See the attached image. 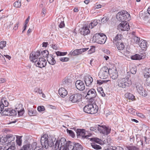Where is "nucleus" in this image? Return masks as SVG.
<instances>
[{
	"label": "nucleus",
	"instance_id": "obj_1",
	"mask_svg": "<svg viewBox=\"0 0 150 150\" xmlns=\"http://www.w3.org/2000/svg\"><path fill=\"white\" fill-rule=\"evenodd\" d=\"M56 139V138L54 136L45 134L41 138V144L42 147L46 149H47L49 146L53 148L54 142L55 141Z\"/></svg>",
	"mask_w": 150,
	"mask_h": 150
},
{
	"label": "nucleus",
	"instance_id": "obj_2",
	"mask_svg": "<svg viewBox=\"0 0 150 150\" xmlns=\"http://www.w3.org/2000/svg\"><path fill=\"white\" fill-rule=\"evenodd\" d=\"M98 107L95 104H89L86 105L83 108V111L88 114H93L97 112Z\"/></svg>",
	"mask_w": 150,
	"mask_h": 150
},
{
	"label": "nucleus",
	"instance_id": "obj_3",
	"mask_svg": "<svg viewBox=\"0 0 150 150\" xmlns=\"http://www.w3.org/2000/svg\"><path fill=\"white\" fill-rule=\"evenodd\" d=\"M116 18L122 23L128 21L130 19V14L125 11L119 12L116 15Z\"/></svg>",
	"mask_w": 150,
	"mask_h": 150
},
{
	"label": "nucleus",
	"instance_id": "obj_4",
	"mask_svg": "<svg viewBox=\"0 0 150 150\" xmlns=\"http://www.w3.org/2000/svg\"><path fill=\"white\" fill-rule=\"evenodd\" d=\"M90 130L94 131L97 129L100 133L105 135H108L110 132L111 128L109 127H107L105 125H97L96 127H92L90 128Z\"/></svg>",
	"mask_w": 150,
	"mask_h": 150
},
{
	"label": "nucleus",
	"instance_id": "obj_5",
	"mask_svg": "<svg viewBox=\"0 0 150 150\" xmlns=\"http://www.w3.org/2000/svg\"><path fill=\"white\" fill-rule=\"evenodd\" d=\"M68 142L66 141L64 138H62L60 140H57L54 144L53 149L54 150H56L59 148V150H63L68 144Z\"/></svg>",
	"mask_w": 150,
	"mask_h": 150
},
{
	"label": "nucleus",
	"instance_id": "obj_6",
	"mask_svg": "<svg viewBox=\"0 0 150 150\" xmlns=\"http://www.w3.org/2000/svg\"><path fill=\"white\" fill-rule=\"evenodd\" d=\"M106 39V36L102 33H96L93 37V42L100 44H104Z\"/></svg>",
	"mask_w": 150,
	"mask_h": 150
},
{
	"label": "nucleus",
	"instance_id": "obj_7",
	"mask_svg": "<svg viewBox=\"0 0 150 150\" xmlns=\"http://www.w3.org/2000/svg\"><path fill=\"white\" fill-rule=\"evenodd\" d=\"M130 79L128 78H122L118 82V86L120 87L125 88L126 86H129L132 84Z\"/></svg>",
	"mask_w": 150,
	"mask_h": 150
},
{
	"label": "nucleus",
	"instance_id": "obj_8",
	"mask_svg": "<svg viewBox=\"0 0 150 150\" xmlns=\"http://www.w3.org/2000/svg\"><path fill=\"white\" fill-rule=\"evenodd\" d=\"M82 95L79 93H77L71 96L69 98V100L73 103H78L81 100Z\"/></svg>",
	"mask_w": 150,
	"mask_h": 150
},
{
	"label": "nucleus",
	"instance_id": "obj_9",
	"mask_svg": "<svg viewBox=\"0 0 150 150\" xmlns=\"http://www.w3.org/2000/svg\"><path fill=\"white\" fill-rule=\"evenodd\" d=\"M135 85L137 90L140 95L144 97L147 96V92L141 84L137 83H136Z\"/></svg>",
	"mask_w": 150,
	"mask_h": 150
},
{
	"label": "nucleus",
	"instance_id": "obj_10",
	"mask_svg": "<svg viewBox=\"0 0 150 150\" xmlns=\"http://www.w3.org/2000/svg\"><path fill=\"white\" fill-rule=\"evenodd\" d=\"M109 70L106 67H103L100 70L98 75L101 79H105L108 76Z\"/></svg>",
	"mask_w": 150,
	"mask_h": 150
},
{
	"label": "nucleus",
	"instance_id": "obj_11",
	"mask_svg": "<svg viewBox=\"0 0 150 150\" xmlns=\"http://www.w3.org/2000/svg\"><path fill=\"white\" fill-rule=\"evenodd\" d=\"M35 64L37 67L42 68L45 67L46 65L47 62L45 59L42 58H40L35 61Z\"/></svg>",
	"mask_w": 150,
	"mask_h": 150
},
{
	"label": "nucleus",
	"instance_id": "obj_12",
	"mask_svg": "<svg viewBox=\"0 0 150 150\" xmlns=\"http://www.w3.org/2000/svg\"><path fill=\"white\" fill-rule=\"evenodd\" d=\"M87 95L86 96V98L92 100L93 98L96 97L97 94L96 91L94 88L89 90L86 89Z\"/></svg>",
	"mask_w": 150,
	"mask_h": 150
},
{
	"label": "nucleus",
	"instance_id": "obj_13",
	"mask_svg": "<svg viewBox=\"0 0 150 150\" xmlns=\"http://www.w3.org/2000/svg\"><path fill=\"white\" fill-rule=\"evenodd\" d=\"M9 103L5 97L2 98L0 101V114L4 111V109L8 107Z\"/></svg>",
	"mask_w": 150,
	"mask_h": 150
},
{
	"label": "nucleus",
	"instance_id": "obj_14",
	"mask_svg": "<svg viewBox=\"0 0 150 150\" xmlns=\"http://www.w3.org/2000/svg\"><path fill=\"white\" fill-rule=\"evenodd\" d=\"M2 113L6 115L14 116L17 115L16 111L11 108L6 109V108L2 112Z\"/></svg>",
	"mask_w": 150,
	"mask_h": 150
},
{
	"label": "nucleus",
	"instance_id": "obj_15",
	"mask_svg": "<svg viewBox=\"0 0 150 150\" xmlns=\"http://www.w3.org/2000/svg\"><path fill=\"white\" fill-rule=\"evenodd\" d=\"M86 131L84 129H77L76 131V135L78 138H87L88 136L85 135Z\"/></svg>",
	"mask_w": 150,
	"mask_h": 150
},
{
	"label": "nucleus",
	"instance_id": "obj_16",
	"mask_svg": "<svg viewBox=\"0 0 150 150\" xmlns=\"http://www.w3.org/2000/svg\"><path fill=\"white\" fill-rule=\"evenodd\" d=\"M40 55V53L39 51H37L36 52H32L30 54V60L34 62L36 59H39L38 58Z\"/></svg>",
	"mask_w": 150,
	"mask_h": 150
},
{
	"label": "nucleus",
	"instance_id": "obj_17",
	"mask_svg": "<svg viewBox=\"0 0 150 150\" xmlns=\"http://www.w3.org/2000/svg\"><path fill=\"white\" fill-rule=\"evenodd\" d=\"M122 23L118 25V28L123 31H128L129 29V23L127 21H125Z\"/></svg>",
	"mask_w": 150,
	"mask_h": 150
},
{
	"label": "nucleus",
	"instance_id": "obj_18",
	"mask_svg": "<svg viewBox=\"0 0 150 150\" xmlns=\"http://www.w3.org/2000/svg\"><path fill=\"white\" fill-rule=\"evenodd\" d=\"M80 33L82 35H83V36H85L90 34V31L89 30L88 26L85 25L83 26V28L81 29L80 31Z\"/></svg>",
	"mask_w": 150,
	"mask_h": 150
},
{
	"label": "nucleus",
	"instance_id": "obj_19",
	"mask_svg": "<svg viewBox=\"0 0 150 150\" xmlns=\"http://www.w3.org/2000/svg\"><path fill=\"white\" fill-rule=\"evenodd\" d=\"M77 88L80 91H83L85 88L83 82L80 80H77L75 84Z\"/></svg>",
	"mask_w": 150,
	"mask_h": 150
},
{
	"label": "nucleus",
	"instance_id": "obj_20",
	"mask_svg": "<svg viewBox=\"0 0 150 150\" xmlns=\"http://www.w3.org/2000/svg\"><path fill=\"white\" fill-rule=\"evenodd\" d=\"M84 81L86 86H89L92 84L93 80L92 78L88 75L84 77Z\"/></svg>",
	"mask_w": 150,
	"mask_h": 150
},
{
	"label": "nucleus",
	"instance_id": "obj_21",
	"mask_svg": "<svg viewBox=\"0 0 150 150\" xmlns=\"http://www.w3.org/2000/svg\"><path fill=\"white\" fill-rule=\"evenodd\" d=\"M109 74L110 77L113 79H117L118 76L117 71L116 69H111L109 70Z\"/></svg>",
	"mask_w": 150,
	"mask_h": 150
},
{
	"label": "nucleus",
	"instance_id": "obj_22",
	"mask_svg": "<svg viewBox=\"0 0 150 150\" xmlns=\"http://www.w3.org/2000/svg\"><path fill=\"white\" fill-rule=\"evenodd\" d=\"M145 57V55L142 54H141L140 55L136 54L132 56L131 57V59L134 60H140L142 59H144Z\"/></svg>",
	"mask_w": 150,
	"mask_h": 150
},
{
	"label": "nucleus",
	"instance_id": "obj_23",
	"mask_svg": "<svg viewBox=\"0 0 150 150\" xmlns=\"http://www.w3.org/2000/svg\"><path fill=\"white\" fill-rule=\"evenodd\" d=\"M6 139L7 140H8V143H12V144H15L13 142V141L14 139H15V137L14 135H13L12 134H7L6 135Z\"/></svg>",
	"mask_w": 150,
	"mask_h": 150
},
{
	"label": "nucleus",
	"instance_id": "obj_24",
	"mask_svg": "<svg viewBox=\"0 0 150 150\" xmlns=\"http://www.w3.org/2000/svg\"><path fill=\"white\" fill-rule=\"evenodd\" d=\"M58 92L59 94L62 98L64 97L67 94V91L65 88H60Z\"/></svg>",
	"mask_w": 150,
	"mask_h": 150
},
{
	"label": "nucleus",
	"instance_id": "obj_25",
	"mask_svg": "<svg viewBox=\"0 0 150 150\" xmlns=\"http://www.w3.org/2000/svg\"><path fill=\"white\" fill-rule=\"evenodd\" d=\"M74 143L69 141H68V144L64 147L63 150H73Z\"/></svg>",
	"mask_w": 150,
	"mask_h": 150
},
{
	"label": "nucleus",
	"instance_id": "obj_26",
	"mask_svg": "<svg viewBox=\"0 0 150 150\" xmlns=\"http://www.w3.org/2000/svg\"><path fill=\"white\" fill-rule=\"evenodd\" d=\"M116 45L117 48L119 50H123L125 48V45L122 41L116 42Z\"/></svg>",
	"mask_w": 150,
	"mask_h": 150
},
{
	"label": "nucleus",
	"instance_id": "obj_27",
	"mask_svg": "<svg viewBox=\"0 0 150 150\" xmlns=\"http://www.w3.org/2000/svg\"><path fill=\"white\" fill-rule=\"evenodd\" d=\"M140 42H141L139 45L140 47L143 50H146L147 46V44L146 41L143 40H141Z\"/></svg>",
	"mask_w": 150,
	"mask_h": 150
},
{
	"label": "nucleus",
	"instance_id": "obj_28",
	"mask_svg": "<svg viewBox=\"0 0 150 150\" xmlns=\"http://www.w3.org/2000/svg\"><path fill=\"white\" fill-rule=\"evenodd\" d=\"M140 41V38L137 36H132L131 39V41L132 43H133V44H138L139 42Z\"/></svg>",
	"mask_w": 150,
	"mask_h": 150
},
{
	"label": "nucleus",
	"instance_id": "obj_29",
	"mask_svg": "<svg viewBox=\"0 0 150 150\" xmlns=\"http://www.w3.org/2000/svg\"><path fill=\"white\" fill-rule=\"evenodd\" d=\"M144 76L146 78V81L147 85L148 86H150V73L149 72H146L145 73Z\"/></svg>",
	"mask_w": 150,
	"mask_h": 150
},
{
	"label": "nucleus",
	"instance_id": "obj_30",
	"mask_svg": "<svg viewBox=\"0 0 150 150\" xmlns=\"http://www.w3.org/2000/svg\"><path fill=\"white\" fill-rule=\"evenodd\" d=\"M57 20H58L57 22L59 27L60 28H63L64 26V24L63 18H56V21Z\"/></svg>",
	"mask_w": 150,
	"mask_h": 150
},
{
	"label": "nucleus",
	"instance_id": "obj_31",
	"mask_svg": "<svg viewBox=\"0 0 150 150\" xmlns=\"http://www.w3.org/2000/svg\"><path fill=\"white\" fill-rule=\"evenodd\" d=\"M122 35L120 34H117L113 39V42H116L122 41L121 39L122 38Z\"/></svg>",
	"mask_w": 150,
	"mask_h": 150
},
{
	"label": "nucleus",
	"instance_id": "obj_32",
	"mask_svg": "<svg viewBox=\"0 0 150 150\" xmlns=\"http://www.w3.org/2000/svg\"><path fill=\"white\" fill-rule=\"evenodd\" d=\"M107 83L110 85L111 84V81L108 80H99L97 81V83L99 85H101L103 83Z\"/></svg>",
	"mask_w": 150,
	"mask_h": 150
},
{
	"label": "nucleus",
	"instance_id": "obj_33",
	"mask_svg": "<svg viewBox=\"0 0 150 150\" xmlns=\"http://www.w3.org/2000/svg\"><path fill=\"white\" fill-rule=\"evenodd\" d=\"M33 147L30 144H27L24 145L21 149V150H33Z\"/></svg>",
	"mask_w": 150,
	"mask_h": 150
},
{
	"label": "nucleus",
	"instance_id": "obj_34",
	"mask_svg": "<svg viewBox=\"0 0 150 150\" xmlns=\"http://www.w3.org/2000/svg\"><path fill=\"white\" fill-rule=\"evenodd\" d=\"M74 149L73 150H82L83 147L80 144L76 143L75 144L74 143Z\"/></svg>",
	"mask_w": 150,
	"mask_h": 150
},
{
	"label": "nucleus",
	"instance_id": "obj_35",
	"mask_svg": "<svg viewBox=\"0 0 150 150\" xmlns=\"http://www.w3.org/2000/svg\"><path fill=\"white\" fill-rule=\"evenodd\" d=\"M98 23L97 22V20L95 19L91 21V23L89 25V27L91 28H93L94 26L96 25Z\"/></svg>",
	"mask_w": 150,
	"mask_h": 150
},
{
	"label": "nucleus",
	"instance_id": "obj_36",
	"mask_svg": "<svg viewBox=\"0 0 150 150\" xmlns=\"http://www.w3.org/2000/svg\"><path fill=\"white\" fill-rule=\"evenodd\" d=\"M80 50L79 49L74 50V51H71L69 53L70 55L75 56L81 54Z\"/></svg>",
	"mask_w": 150,
	"mask_h": 150
},
{
	"label": "nucleus",
	"instance_id": "obj_37",
	"mask_svg": "<svg viewBox=\"0 0 150 150\" xmlns=\"http://www.w3.org/2000/svg\"><path fill=\"white\" fill-rule=\"evenodd\" d=\"M125 97L129 99H130L132 100H133L135 99V96L132 93H127L125 94Z\"/></svg>",
	"mask_w": 150,
	"mask_h": 150
},
{
	"label": "nucleus",
	"instance_id": "obj_38",
	"mask_svg": "<svg viewBox=\"0 0 150 150\" xmlns=\"http://www.w3.org/2000/svg\"><path fill=\"white\" fill-rule=\"evenodd\" d=\"M47 60L49 63L52 65L56 63V61L54 58L52 57L51 56L50 57H48Z\"/></svg>",
	"mask_w": 150,
	"mask_h": 150
},
{
	"label": "nucleus",
	"instance_id": "obj_39",
	"mask_svg": "<svg viewBox=\"0 0 150 150\" xmlns=\"http://www.w3.org/2000/svg\"><path fill=\"white\" fill-rule=\"evenodd\" d=\"M126 150H139V148L135 146L129 145L126 147Z\"/></svg>",
	"mask_w": 150,
	"mask_h": 150
},
{
	"label": "nucleus",
	"instance_id": "obj_40",
	"mask_svg": "<svg viewBox=\"0 0 150 150\" xmlns=\"http://www.w3.org/2000/svg\"><path fill=\"white\" fill-rule=\"evenodd\" d=\"M91 140L97 144L100 145L103 144V141L98 138H93L91 139Z\"/></svg>",
	"mask_w": 150,
	"mask_h": 150
},
{
	"label": "nucleus",
	"instance_id": "obj_41",
	"mask_svg": "<svg viewBox=\"0 0 150 150\" xmlns=\"http://www.w3.org/2000/svg\"><path fill=\"white\" fill-rule=\"evenodd\" d=\"M37 112L36 110L33 109H29L28 110V115L30 116L35 115Z\"/></svg>",
	"mask_w": 150,
	"mask_h": 150
},
{
	"label": "nucleus",
	"instance_id": "obj_42",
	"mask_svg": "<svg viewBox=\"0 0 150 150\" xmlns=\"http://www.w3.org/2000/svg\"><path fill=\"white\" fill-rule=\"evenodd\" d=\"M23 109V108L22 105L21 104H19L16 105L15 109L14 110L16 111V113H17V112L20 111Z\"/></svg>",
	"mask_w": 150,
	"mask_h": 150
},
{
	"label": "nucleus",
	"instance_id": "obj_43",
	"mask_svg": "<svg viewBox=\"0 0 150 150\" xmlns=\"http://www.w3.org/2000/svg\"><path fill=\"white\" fill-rule=\"evenodd\" d=\"M91 146L93 148L96 150L101 149V147L100 145L97 144L95 143H91Z\"/></svg>",
	"mask_w": 150,
	"mask_h": 150
},
{
	"label": "nucleus",
	"instance_id": "obj_44",
	"mask_svg": "<svg viewBox=\"0 0 150 150\" xmlns=\"http://www.w3.org/2000/svg\"><path fill=\"white\" fill-rule=\"evenodd\" d=\"M105 150H124L121 147L118 146L115 148H109L107 149H105Z\"/></svg>",
	"mask_w": 150,
	"mask_h": 150
},
{
	"label": "nucleus",
	"instance_id": "obj_45",
	"mask_svg": "<svg viewBox=\"0 0 150 150\" xmlns=\"http://www.w3.org/2000/svg\"><path fill=\"white\" fill-rule=\"evenodd\" d=\"M49 52L46 50H45L41 52V55L42 57H48L49 54Z\"/></svg>",
	"mask_w": 150,
	"mask_h": 150
},
{
	"label": "nucleus",
	"instance_id": "obj_46",
	"mask_svg": "<svg viewBox=\"0 0 150 150\" xmlns=\"http://www.w3.org/2000/svg\"><path fill=\"white\" fill-rule=\"evenodd\" d=\"M14 6L16 8H20L21 6V1H18L15 2L13 4Z\"/></svg>",
	"mask_w": 150,
	"mask_h": 150
},
{
	"label": "nucleus",
	"instance_id": "obj_47",
	"mask_svg": "<svg viewBox=\"0 0 150 150\" xmlns=\"http://www.w3.org/2000/svg\"><path fill=\"white\" fill-rule=\"evenodd\" d=\"M17 139L16 140V143L19 146H20L22 144V140H21V137H17Z\"/></svg>",
	"mask_w": 150,
	"mask_h": 150
},
{
	"label": "nucleus",
	"instance_id": "obj_48",
	"mask_svg": "<svg viewBox=\"0 0 150 150\" xmlns=\"http://www.w3.org/2000/svg\"><path fill=\"white\" fill-rule=\"evenodd\" d=\"M6 41H2L0 42V48L3 49L6 46Z\"/></svg>",
	"mask_w": 150,
	"mask_h": 150
},
{
	"label": "nucleus",
	"instance_id": "obj_49",
	"mask_svg": "<svg viewBox=\"0 0 150 150\" xmlns=\"http://www.w3.org/2000/svg\"><path fill=\"white\" fill-rule=\"evenodd\" d=\"M56 54L57 56H64L66 55L67 54V52H62L58 51L57 52H56Z\"/></svg>",
	"mask_w": 150,
	"mask_h": 150
},
{
	"label": "nucleus",
	"instance_id": "obj_50",
	"mask_svg": "<svg viewBox=\"0 0 150 150\" xmlns=\"http://www.w3.org/2000/svg\"><path fill=\"white\" fill-rule=\"evenodd\" d=\"M128 112L133 115H135L136 113L135 110L132 108L128 109Z\"/></svg>",
	"mask_w": 150,
	"mask_h": 150
},
{
	"label": "nucleus",
	"instance_id": "obj_51",
	"mask_svg": "<svg viewBox=\"0 0 150 150\" xmlns=\"http://www.w3.org/2000/svg\"><path fill=\"white\" fill-rule=\"evenodd\" d=\"M95 51V47L94 46H91V48L88 51V54H89L94 52Z\"/></svg>",
	"mask_w": 150,
	"mask_h": 150
},
{
	"label": "nucleus",
	"instance_id": "obj_52",
	"mask_svg": "<svg viewBox=\"0 0 150 150\" xmlns=\"http://www.w3.org/2000/svg\"><path fill=\"white\" fill-rule=\"evenodd\" d=\"M143 140L144 141L145 143L146 144H147L149 143V142H147L146 140V137H144V138H143L141 140V145L143 146L144 145L143 143Z\"/></svg>",
	"mask_w": 150,
	"mask_h": 150
},
{
	"label": "nucleus",
	"instance_id": "obj_53",
	"mask_svg": "<svg viewBox=\"0 0 150 150\" xmlns=\"http://www.w3.org/2000/svg\"><path fill=\"white\" fill-rule=\"evenodd\" d=\"M5 150H15L16 146L15 144H12L11 146H9V148L6 149V148Z\"/></svg>",
	"mask_w": 150,
	"mask_h": 150
},
{
	"label": "nucleus",
	"instance_id": "obj_54",
	"mask_svg": "<svg viewBox=\"0 0 150 150\" xmlns=\"http://www.w3.org/2000/svg\"><path fill=\"white\" fill-rule=\"evenodd\" d=\"M130 71L132 74H135L137 72V68L136 67H133L130 69Z\"/></svg>",
	"mask_w": 150,
	"mask_h": 150
},
{
	"label": "nucleus",
	"instance_id": "obj_55",
	"mask_svg": "<svg viewBox=\"0 0 150 150\" xmlns=\"http://www.w3.org/2000/svg\"><path fill=\"white\" fill-rule=\"evenodd\" d=\"M67 132L72 137L74 138V137L75 136V135L74 132H73L72 130H67Z\"/></svg>",
	"mask_w": 150,
	"mask_h": 150
},
{
	"label": "nucleus",
	"instance_id": "obj_56",
	"mask_svg": "<svg viewBox=\"0 0 150 150\" xmlns=\"http://www.w3.org/2000/svg\"><path fill=\"white\" fill-rule=\"evenodd\" d=\"M37 109L38 111L41 112L45 111V108L44 106H39L38 107Z\"/></svg>",
	"mask_w": 150,
	"mask_h": 150
},
{
	"label": "nucleus",
	"instance_id": "obj_57",
	"mask_svg": "<svg viewBox=\"0 0 150 150\" xmlns=\"http://www.w3.org/2000/svg\"><path fill=\"white\" fill-rule=\"evenodd\" d=\"M34 92L35 93H37L39 94H41L42 93V91L41 90H40L38 88H36L34 90Z\"/></svg>",
	"mask_w": 150,
	"mask_h": 150
},
{
	"label": "nucleus",
	"instance_id": "obj_58",
	"mask_svg": "<svg viewBox=\"0 0 150 150\" xmlns=\"http://www.w3.org/2000/svg\"><path fill=\"white\" fill-rule=\"evenodd\" d=\"M69 79L68 78H65L63 81V83L64 84H69Z\"/></svg>",
	"mask_w": 150,
	"mask_h": 150
},
{
	"label": "nucleus",
	"instance_id": "obj_59",
	"mask_svg": "<svg viewBox=\"0 0 150 150\" xmlns=\"http://www.w3.org/2000/svg\"><path fill=\"white\" fill-rule=\"evenodd\" d=\"M62 62H67L69 60V58L68 57H61L59 59Z\"/></svg>",
	"mask_w": 150,
	"mask_h": 150
},
{
	"label": "nucleus",
	"instance_id": "obj_60",
	"mask_svg": "<svg viewBox=\"0 0 150 150\" xmlns=\"http://www.w3.org/2000/svg\"><path fill=\"white\" fill-rule=\"evenodd\" d=\"M18 113V115L19 116H21L23 115V114L24 113V109L21 110L20 111H18V112H17Z\"/></svg>",
	"mask_w": 150,
	"mask_h": 150
},
{
	"label": "nucleus",
	"instance_id": "obj_61",
	"mask_svg": "<svg viewBox=\"0 0 150 150\" xmlns=\"http://www.w3.org/2000/svg\"><path fill=\"white\" fill-rule=\"evenodd\" d=\"M6 138V137H4L3 139H1V143L2 144H3L4 143H6V142H8V140H7Z\"/></svg>",
	"mask_w": 150,
	"mask_h": 150
},
{
	"label": "nucleus",
	"instance_id": "obj_62",
	"mask_svg": "<svg viewBox=\"0 0 150 150\" xmlns=\"http://www.w3.org/2000/svg\"><path fill=\"white\" fill-rule=\"evenodd\" d=\"M6 138V137H4L3 139H1V143L2 144H3L4 143H6V142H8V140H7Z\"/></svg>",
	"mask_w": 150,
	"mask_h": 150
},
{
	"label": "nucleus",
	"instance_id": "obj_63",
	"mask_svg": "<svg viewBox=\"0 0 150 150\" xmlns=\"http://www.w3.org/2000/svg\"><path fill=\"white\" fill-rule=\"evenodd\" d=\"M143 14V13L142 12H140L139 13V16L140 17V18H142L144 19H147L148 18V17L146 16H145L144 15V17L142 16V15Z\"/></svg>",
	"mask_w": 150,
	"mask_h": 150
},
{
	"label": "nucleus",
	"instance_id": "obj_64",
	"mask_svg": "<svg viewBox=\"0 0 150 150\" xmlns=\"http://www.w3.org/2000/svg\"><path fill=\"white\" fill-rule=\"evenodd\" d=\"M108 19V18L107 17L105 16L101 19V22L103 23H106Z\"/></svg>",
	"mask_w": 150,
	"mask_h": 150
}]
</instances>
